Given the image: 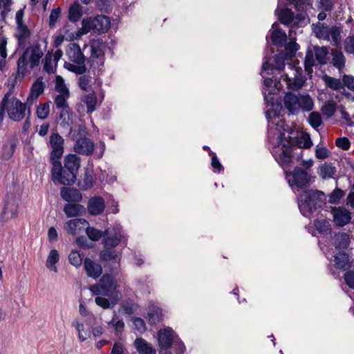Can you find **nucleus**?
<instances>
[{"mask_svg":"<svg viewBox=\"0 0 354 354\" xmlns=\"http://www.w3.org/2000/svg\"><path fill=\"white\" fill-rule=\"evenodd\" d=\"M309 6L310 0H279L274 12L281 24L293 28L304 20Z\"/></svg>","mask_w":354,"mask_h":354,"instance_id":"1","label":"nucleus"},{"mask_svg":"<svg viewBox=\"0 0 354 354\" xmlns=\"http://www.w3.org/2000/svg\"><path fill=\"white\" fill-rule=\"evenodd\" d=\"M284 134H281L279 139V144L281 145V147H278L276 148L274 151L275 160L279 162L281 166L283 168H286L290 166V164L294 158V155H297V159L299 160L303 156V151L301 148L308 149L313 145V142L308 134L303 136L299 141V147H292V142L287 141V144L283 142V137Z\"/></svg>","mask_w":354,"mask_h":354,"instance_id":"2","label":"nucleus"},{"mask_svg":"<svg viewBox=\"0 0 354 354\" xmlns=\"http://www.w3.org/2000/svg\"><path fill=\"white\" fill-rule=\"evenodd\" d=\"M325 204V194L319 190L306 191L298 199L299 209L306 217H310L315 212L324 207Z\"/></svg>","mask_w":354,"mask_h":354,"instance_id":"3","label":"nucleus"},{"mask_svg":"<svg viewBox=\"0 0 354 354\" xmlns=\"http://www.w3.org/2000/svg\"><path fill=\"white\" fill-rule=\"evenodd\" d=\"M284 105L289 113L293 115L297 114L300 110L308 112L314 108L313 100L307 93H286L284 96Z\"/></svg>","mask_w":354,"mask_h":354,"instance_id":"4","label":"nucleus"},{"mask_svg":"<svg viewBox=\"0 0 354 354\" xmlns=\"http://www.w3.org/2000/svg\"><path fill=\"white\" fill-rule=\"evenodd\" d=\"M43 52L39 46L26 48L17 61V72L24 75L29 66L31 69L39 64Z\"/></svg>","mask_w":354,"mask_h":354,"instance_id":"5","label":"nucleus"},{"mask_svg":"<svg viewBox=\"0 0 354 354\" xmlns=\"http://www.w3.org/2000/svg\"><path fill=\"white\" fill-rule=\"evenodd\" d=\"M328 53V48L326 46H314L308 48L304 59V68L308 75L313 73V67L316 61L320 65L327 63Z\"/></svg>","mask_w":354,"mask_h":354,"instance_id":"6","label":"nucleus"},{"mask_svg":"<svg viewBox=\"0 0 354 354\" xmlns=\"http://www.w3.org/2000/svg\"><path fill=\"white\" fill-rule=\"evenodd\" d=\"M110 19L105 15H97L94 18L88 17L82 20V34L93 31L102 34L108 31L110 28Z\"/></svg>","mask_w":354,"mask_h":354,"instance_id":"7","label":"nucleus"},{"mask_svg":"<svg viewBox=\"0 0 354 354\" xmlns=\"http://www.w3.org/2000/svg\"><path fill=\"white\" fill-rule=\"evenodd\" d=\"M120 243H122L124 245L127 244V239L120 225H118L112 228H108L103 232L104 248L112 249L117 247Z\"/></svg>","mask_w":354,"mask_h":354,"instance_id":"8","label":"nucleus"},{"mask_svg":"<svg viewBox=\"0 0 354 354\" xmlns=\"http://www.w3.org/2000/svg\"><path fill=\"white\" fill-rule=\"evenodd\" d=\"M51 163L53 165L52 179L54 182L64 185H70L75 183L76 174L62 167L59 160L53 161Z\"/></svg>","mask_w":354,"mask_h":354,"instance_id":"9","label":"nucleus"},{"mask_svg":"<svg viewBox=\"0 0 354 354\" xmlns=\"http://www.w3.org/2000/svg\"><path fill=\"white\" fill-rule=\"evenodd\" d=\"M115 290V284L111 274H105L98 283L90 287L91 292L95 295L111 296Z\"/></svg>","mask_w":354,"mask_h":354,"instance_id":"10","label":"nucleus"},{"mask_svg":"<svg viewBox=\"0 0 354 354\" xmlns=\"http://www.w3.org/2000/svg\"><path fill=\"white\" fill-rule=\"evenodd\" d=\"M290 186L293 189L295 187L297 189H306L310 181V176L303 169L296 167L292 172L289 174L286 173Z\"/></svg>","mask_w":354,"mask_h":354,"instance_id":"11","label":"nucleus"},{"mask_svg":"<svg viewBox=\"0 0 354 354\" xmlns=\"http://www.w3.org/2000/svg\"><path fill=\"white\" fill-rule=\"evenodd\" d=\"M55 90L58 94L55 97V104L57 109L68 106V99L70 97L68 88L64 83V79L60 76L56 77Z\"/></svg>","mask_w":354,"mask_h":354,"instance_id":"12","label":"nucleus"},{"mask_svg":"<svg viewBox=\"0 0 354 354\" xmlns=\"http://www.w3.org/2000/svg\"><path fill=\"white\" fill-rule=\"evenodd\" d=\"M7 112L9 118L15 122L21 121L25 116L26 104L16 97H8Z\"/></svg>","mask_w":354,"mask_h":354,"instance_id":"13","label":"nucleus"},{"mask_svg":"<svg viewBox=\"0 0 354 354\" xmlns=\"http://www.w3.org/2000/svg\"><path fill=\"white\" fill-rule=\"evenodd\" d=\"M64 138L57 132L52 133L49 137L48 146L51 149L50 162L59 160L64 153Z\"/></svg>","mask_w":354,"mask_h":354,"instance_id":"14","label":"nucleus"},{"mask_svg":"<svg viewBox=\"0 0 354 354\" xmlns=\"http://www.w3.org/2000/svg\"><path fill=\"white\" fill-rule=\"evenodd\" d=\"M100 257L104 263V266L108 268L111 274L118 272L120 267V259L115 251L104 248L100 253Z\"/></svg>","mask_w":354,"mask_h":354,"instance_id":"15","label":"nucleus"},{"mask_svg":"<svg viewBox=\"0 0 354 354\" xmlns=\"http://www.w3.org/2000/svg\"><path fill=\"white\" fill-rule=\"evenodd\" d=\"M292 71L294 73L293 77H290L288 74H283L281 75V77L289 89L297 91L303 87L306 79L305 76L302 75L301 68H295Z\"/></svg>","mask_w":354,"mask_h":354,"instance_id":"16","label":"nucleus"},{"mask_svg":"<svg viewBox=\"0 0 354 354\" xmlns=\"http://www.w3.org/2000/svg\"><path fill=\"white\" fill-rule=\"evenodd\" d=\"M289 59L286 54L282 52L276 55L274 57V64H270L267 57H265V61L262 65L263 73L269 75L272 73L273 70H277L279 71H282L285 66V61Z\"/></svg>","mask_w":354,"mask_h":354,"instance_id":"17","label":"nucleus"},{"mask_svg":"<svg viewBox=\"0 0 354 354\" xmlns=\"http://www.w3.org/2000/svg\"><path fill=\"white\" fill-rule=\"evenodd\" d=\"M106 45L101 39H93L91 42V57L89 62H92L91 66L94 64L95 59H99L100 65L103 64L104 51Z\"/></svg>","mask_w":354,"mask_h":354,"instance_id":"18","label":"nucleus"},{"mask_svg":"<svg viewBox=\"0 0 354 354\" xmlns=\"http://www.w3.org/2000/svg\"><path fill=\"white\" fill-rule=\"evenodd\" d=\"M94 142L91 139L80 138L76 140L74 150L80 154L90 156L94 151Z\"/></svg>","mask_w":354,"mask_h":354,"instance_id":"19","label":"nucleus"},{"mask_svg":"<svg viewBox=\"0 0 354 354\" xmlns=\"http://www.w3.org/2000/svg\"><path fill=\"white\" fill-rule=\"evenodd\" d=\"M158 341L162 349H168L174 342V331L170 328L160 330L158 333Z\"/></svg>","mask_w":354,"mask_h":354,"instance_id":"20","label":"nucleus"},{"mask_svg":"<svg viewBox=\"0 0 354 354\" xmlns=\"http://www.w3.org/2000/svg\"><path fill=\"white\" fill-rule=\"evenodd\" d=\"M66 55L68 59L75 64L85 63L86 57L77 44H69L66 50Z\"/></svg>","mask_w":354,"mask_h":354,"instance_id":"21","label":"nucleus"},{"mask_svg":"<svg viewBox=\"0 0 354 354\" xmlns=\"http://www.w3.org/2000/svg\"><path fill=\"white\" fill-rule=\"evenodd\" d=\"M280 84L277 80L270 77L265 78L264 87L263 88V94L266 103L272 104V95L274 94L276 89L278 88V84Z\"/></svg>","mask_w":354,"mask_h":354,"instance_id":"22","label":"nucleus"},{"mask_svg":"<svg viewBox=\"0 0 354 354\" xmlns=\"http://www.w3.org/2000/svg\"><path fill=\"white\" fill-rule=\"evenodd\" d=\"M333 220L336 225L343 227L350 223L351 214L346 208L339 207L334 209Z\"/></svg>","mask_w":354,"mask_h":354,"instance_id":"23","label":"nucleus"},{"mask_svg":"<svg viewBox=\"0 0 354 354\" xmlns=\"http://www.w3.org/2000/svg\"><path fill=\"white\" fill-rule=\"evenodd\" d=\"M84 267L88 277L95 279L98 278L102 272V266L89 258H85Z\"/></svg>","mask_w":354,"mask_h":354,"instance_id":"24","label":"nucleus"},{"mask_svg":"<svg viewBox=\"0 0 354 354\" xmlns=\"http://www.w3.org/2000/svg\"><path fill=\"white\" fill-rule=\"evenodd\" d=\"M88 225V221L84 218L71 219L66 222V229L69 234H76L86 228Z\"/></svg>","mask_w":354,"mask_h":354,"instance_id":"25","label":"nucleus"},{"mask_svg":"<svg viewBox=\"0 0 354 354\" xmlns=\"http://www.w3.org/2000/svg\"><path fill=\"white\" fill-rule=\"evenodd\" d=\"M320 32H323V37H326L328 39L330 37L335 46H338L340 44L342 32L340 27L333 26L328 28V27L323 26L322 30Z\"/></svg>","mask_w":354,"mask_h":354,"instance_id":"26","label":"nucleus"},{"mask_svg":"<svg viewBox=\"0 0 354 354\" xmlns=\"http://www.w3.org/2000/svg\"><path fill=\"white\" fill-rule=\"evenodd\" d=\"M62 198L67 202H80L82 199L81 192L75 188L62 187L60 192Z\"/></svg>","mask_w":354,"mask_h":354,"instance_id":"27","label":"nucleus"},{"mask_svg":"<svg viewBox=\"0 0 354 354\" xmlns=\"http://www.w3.org/2000/svg\"><path fill=\"white\" fill-rule=\"evenodd\" d=\"M104 208V201L100 196H95L88 201V211L91 215H98L101 214Z\"/></svg>","mask_w":354,"mask_h":354,"instance_id":"28","label":"nucleus"},{"mask_svg":"<svg viewBox=\"0 0 354 354\" xmlns=\"http://www.w3.org/2000/svg\"><path fill=\"white\" fill-rule=\"evenodd\" d=\"M335 266L339 270L347 271L351 268V262L349 261L348 255L344 252H339L334 257Z\"/></svg>","mask_w":354,"mask_h":354,"instance_id":"29","label":"nucleus"},{"mask_svg":"<svg viewBox=\"0 0 354 354\" xmlns=\"http://www.w3.org/2000/svg\"><path fill=\"white\" fill-rule=\"evenodd\" d=\"M331 55L330 63L339 73H342L346 65V58L344 53L339 50H334L331 52Z\"/></svg>","mask_w":354,"mask_h":354,"instance_id":"30","label":"nucleus"},{"mask_svg":"<svg viewBox=\"0 0 354 354\" xmlns=\"http://www.w3.org/2000/svg\"><path fill=\"white\" fill-rule=\"evenodd\" d=\"M134 346L140 354H156V353L151 344L142 337L136 339Z\"/></svg>","mask_w":354,"mask_h":354,"instance_id":"31","label":"nucleus"},{"mask_svg":"<svg viewBox=\"0 0 354 354\" xmlns=\"http://www.w3.org/2000/svg\"><path fill=\"white\" fill-rule=\"evenodd\" d=\"M63 167L77 174L80 167V158L76 154H68L64 158Z\"/></svg>","mask_w":354,"mask_h":354,"instance_id":"32","label":"nucleus"},{"mask_svg":"<svg viewBox=\"0 0 354 354\" xmlns=\"http://www.w3.org/2000/svg\"><path fill=\"white\" fill-rule=\"evenodd\" d=\"M46 84L43 82V77H38L31 86L30 93L28 97V100L30 99L34 100L44 93Z\"/></svg>","mask_w":354,"mask_h":354,"instance_id":"33","label":"nucleus"},{"mask_svg":"<svg viewBox=\"0 0 354 354\" xmlns=\"http://www.w3.org/2000/svg\"><path fill=\"white\" fill-rule=\"evenodd\" d=\"M350 244V237L345 232H338L335 234L333 245L337 250L346 249Z\"/></svg>","mask_w":354,"mask_h":354,"instance_id":"34","label":"nucleus"},{"mask_svg":"<svg viewBox=\"0 0 354 354\" xmlns=\"http://www.w3.org/2000/svg\"><path fill=\"white\" fill-rule=\"evenodd\" d=\"M84 211V207L77 203H68L64 207V212L67 217L78 216L81 215Z\"/></svg>","mask_w":354,"mask_h":354,"instance_id":"35","label":"nucleus"},{"mask_svg":"<svg viewBox=\"0 0 354 354\" xmlns=\"http://www.w3.org/2000/svg\"><path fill=\"white\" fill-rule=\"evenodd\" d=\"M57 109L59 110L60 125L63 127L68 126L72 122V112L69 106Z\"/></svg>","mask_w":354,"mask_h":354,"instance_id":"36","label":"nucleus"},{"mask_svg":"<svg viewBox=\"0 0 354 354\" xmlns=\"http://www.w3.org/2000/svg\"><path fill=\"white\" fill-rule=\"evenodd\" d=\"M287 39V35L285 31L281 28H277L272 32L271 40L274 45L277 46H283Z\"/></svg>","mask_w":354,"mask_h":354,"instance_id":"37","label":"nucleus"},{"mask_svg":"<svg viewBox=\"0 0 354 354\" xmlns=\"http://www.w3.org/2000/svg\"><path fill=\"white\" fill-rule=\"evenodd\" d=\"M323 80L326 86L333 91H341L344 89L342 79L333 77L328 75H324Z\"/></svg>","mask_w":354,"mask_h":354,"instance_id":"38","label":"nucleus"},{"mask_svg":"<svg viewBox=\"0 0 354 354\" xmlns=\"http://www.w3.org/2000/svg\"><path fill=\"white\" fill-rule=\"evenodd\" d=\"M147 318L150 324H156L160 322L162 318L161 309L154 306L149 307Z\"/></svg>","mask_w":354,"mask_h":354,"instance_id":"39","label":"nucleus"},{"mask_svg":"<svg viewBox=\"0 0 354 354\" xmlns=\"http://www.w3.org/2000/svg\"><path fill=\"white\" fill-rule=\"evenodd\" d=\"M59 255L58 251L55 249L51 250L48 255L46 263V266L47 268L51 271L57 272V268L55 264L59 261Z\"/></svg>","mask_w":354,"mask_h":354,"instance_id":"40","label":"nucleus"},{"mask_svg":"<svg viewBox=\"0 0 354 354\" xmlns=\"http://www.w3.org/2000/svg\"><path fill=\"white\" fill-rule=\"evenodd\" d=\"M82 102L86 106L87 113H91L96 109L97 97L94 93L83 95L82 97Z\"/></svg>","mask_w":354,"mask_h":354,"instance_id":"41","label":"nucleus"},{"mask_svg":"<svg viewBox=\"0 0 354 354\" xmlns=\"http://www.w3.org/2000/svg\"><path fill=\"white\" fill-rule=\"evenodd\" d=\"M16 36L19 46L25 44L26 39L30 36V31L25 24L17 26V33Z\"/></svg>","mask_w":354,"mask_h":354,"instance_id":"42","label":"nucleus"},{"mask_svg":"<svg viewBox=\"0 0 354 354\" xmlns=\"http://www.w3.org/2000/svg\"><path fill=\"white\" fill-rule=\"evenodd\" d=\"M72 326L75 328L78 332V338L80 342L86 341L90 337V332L84 330V326L82 323H80L78 320L75 319L72 322Z\"/></svg>","mask_w":354,"mask_h":354,"instance_id":"43","label":"nucleus"},{"mask_svg":"<svg viewBox=\"0 0 354 354\" xmlns=\"http://www.w3.org/2000/svg\"><path fill=\"white\" fill-rule=\"evenodd\" d=\"M64 68H66L68 71H69L72 73H74L77 75H83L87 71L85 63H84V64H72V63H69V62H65Z\"/></svg>","mask_w":354,"mask_h":354,"instance_id":"44","label":"nucleus"},{"mask_svg":"<svg viewBox=\"0 0 354 354\" xmlns=\"http://www.w3.org/2000/svg\"><path fill=\"white\" fill-rule=\"evenodd\" d=\"M320 176L323 178H332L335 172V167L332 163L325 162L320 167Z\"/></svg>","mask_w":354,"mask_h":354,"instance_id":"45","label":"nucleus"},{"mask_svg":"<svg viewBox=\"0 0 354 354\" xmlns=\"http://www.w3.org/2000/svg\"><path fill=\"white\" fill-rule=\"evenodd\" d=\"M50 102L40 104L37 106L36 113L37 117L41 120L46 119L50 113Z\"/></svg>","mask_w":354,"mask_h":354,"instance_id":"46","label":"nucleus"},{"mask_svg":"<svg viewBox=\"0 0 354 354\" xmlns=\"http://www.w3.org/2000/svg\"><path fill=\"white\" fill-rule=\"evenodd\" d=\"M299 45L295 41H290L285 46L283 53L286 54L289 59L295 57L296 52L299 50Z\"/></svg>","mask_w":354,"mask_h":354,"instance_id":"47","label":"nucleus"},{"mask_svg":"<svg viewBox=\"0 0 354 354\" xmlns=\"http://www.w3.org/2000/svg\"><path fill=\"white\" fill-rule=\"evenodd\" d=\"M82 259V254L77 250H72L68 256L70 263L76 268L81 266Z\"/></svg>","mask_w":354,"mask_h":354,"instance_id":"48","label":"nucleus"},{"mask_svg":"<svg viewBox=\"0 0 354 354\" xmlns=\"http://www.w3.org/2000/svg\"><path fill=\"white\" fill-rule=\"evenodd\" d=\"M315 225L317 231L321 234H327L331 230L330 222L327 220H318L315 221Z\"/></svg>","mask_w":354,"mask_h":354,"instance_id":"49","label":"nucleus"},{"mask_svg":"<svg viewBox=\"0 0 354 354\" xmlns=\"http://www.w3.org/2000/svg\"><path fill=\"white\" fill-rule=\"evenodd\" d=\"M308 121L310 126L317 129L322 124V118L317 111H313L310 113Z\"/></svg>","mask_w":354,"mask_h":354,"instance_id":"50","label":"nucleus"},{"mask_svg":"<svg viewBox=\"0 0 354 354\" xmlns=\"http://www.w3.org/2000/svg\"><path fill=\"white\" fill-rule=\"evenodd\" d=\"M86 234L88 239L93 241H97L101 238L103 239V232L101 230L88 227V225L86 227Z\"/></svg>","mask_w":354,"mask_h":354,"instance_id":"51","label":"nucleus"},{"mask_svg":"<svg viewBox=\"0 0 354 354\" xmlns=\"http://www.w3.org/2000/svg\"><path fill=\"white\" fill-rule=\"evenodd\" d=\"M91 76L83 74V75L80 76L78 80L80 88L84 91H88L91 88Z\"/></svg>","mask_w":354,"mask_h":354,"instance_id":"52","label":"nucleus"},{"mask_svg":"<svg viewBox=\"0 0 354 354\" xmlns=\"http://www.w3.org/2000/svg\"><path fill=\"white\" fill-rule=\"evenodd\" d=\"M336 111V105L333 102H327L322 107L323 114L327 118L332 117Z\"/></svg>","mask_w":354,"mask_h":354,"instance_id":"53","label":"nucleus"},{"mask_svg":"<svg viewBox=\"0 0 354 354\" xmlns=\"http://www.w3.org/2000/svg\"><path fill=\"white\" fill-rule=\"evenodd\" d=\"M10 97V92L6 93L0 102V122H2L5 116V111H7L8 104V97Z\"/></svg>","mask_w":354,"mask_h":354,"instance_id":"54","label":"nucleus"},{"mask_svg":"<svg viewBox=\"0 0 354 354\" xmlns=\"http://www.w3.org/2000/svg\"><path fill=\"white\" fill-rule=\"evenodd\" d=\"M344 196V192L339 189L336 188L329 196V203L332 204H338L339 203L340 199Z\"/></svg>","mask_w":354,"mask_h":354,"instance_id":"55","label":"nucleus"},{"mask_svg":"<svg viewBox=\"0 0 354 354\" xmlns=\"http://www.w3.org/2000/svg\"><path fill=\"white\" fill-rule=\"evenodd\" d=\"M344 48L346 53L354 55V35L348 36L344 39Z\"/></svg>","mask_w":354,"mask_h":354,"instance_id":"56","label":"nucleus"},{"mask_svg":"<svg viewBox=\"0 0 354 354\" xmlns=\"http://www.w3.org/2000/svg\"><path fill=\"white\" fill-rule=\"evenodd\" d=\"M82 15L78 6H72L68 11V19L71 21L76 22Z\"/></svg>","mask_w":354,"mask_h":354,"instance_id":"57","label":"nucleus"},{"mask_svg":"<svg viewBox=\"0 0 354 354\" xmlns=\"http://www.w3.org/2000/svg\"><path fill=\"white\" fill-rule=\"evenodd\" d=\"M342 84H344V88L346 86L354 92V77L353 75H344L342 76Z\"/></svg>","mask_w":354,"mask_h":354,"instance_id":"58","label":"nucleus"},{"mask_svg":"<svg viewBox=\"0 0 354 354\" xmlns=\"http://www.w3.org/2000/svg\"><path fill=\"white\" fill-rule=\"evenodd\" d=\"M335 145L337 147L343 150H347L351 146V142L347 138L341 137L336 140Z\"/></svg>","mask_w":354,"mask_h":354,"instance_id":"59","label":"nucleus"},{"mask_svg":"<svg viewBox=\"0 0 354 354\" xmlns=\"http://www.w3.org/2000/svg\"><path fill=\"white\" fill-rule=\"evenodd\" d=\"M104 297V296L100 297V295H97L95 299V301L97 306L104 309H108L111 307L110 301Z\"/></svg>","mask_w":354,"mask_h":354,"instance_id":"60","label":"nucleus"},{"mask_svg":"<svg viewBox=\"0 0 354 354\" xmlns=\"http://www.w3.org/2000/svg\"><path fill=\"white\" fill-rule=\"evenodd\" d=\"M44 69L48 73L53 72L52 66V55L47 53L44 59Z\"/></svg>","mask_w":354,"mask_h":354,"instance_id":"61","label":"nucleus"},{"mask_svg":"<svg viewBox=\"0 0 354 354\" xmlns=\"http://www.w3.org/2000/svg\"><path fill=\"white\" fill-rule=\"evenodd\" d=\"M93 178L91 174H90L88 171H86L84 174V178L83 180L82 187L84 189H88L91 188L93 185Z\"/></svg>","mask_w":354,"mask_h":354,"instance_id":"62","label":"nucleus"},{"mask_svg":"<svg viewBox=\"0 0 354 354\" xmlns=\"http://www.w3.org/2000/svg\"><path fill=\"white\" fill-rule=\"evenodd\" d=\"M133 325L135 328L140 332L143 333L146 330V326L145 321L140 317H135L133 319Z\"/></svg>","mask_w":354,"mask_h":354,"instance_id":"63","label":"nucleus"},{"mask_svg":"<svg viewBox=\"0 0 354 354\" xmlns=\"http://www.w3.org/2000/svg\"><path fill=\"white\" fill-rule=\"evenodd\" d=\"M346 283L352 289H354V272H346L344 276Z\"/></svg>","mask_w":354,"mask_h":354,"instance_id":"64","label":"nucleus"}]
</instances>
